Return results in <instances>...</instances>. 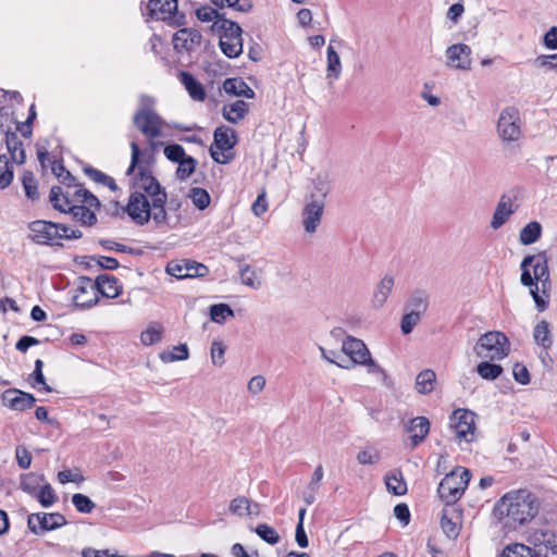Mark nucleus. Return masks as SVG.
Wrapping results in <instances>:
<instances>
[{
  "instance_id": "680f3d73",
  "label": "nucleus",
  "mask_w": 557,
  "mask_h": 557,
  "mask_svg": "<svg viewBox=\"0 0 557 557\" xmlns=\"http://www.w3.org/2000/svg\"><path fill=\"white\" fill-rule=\"evenodd\" d=\"M72 503L81 512L89 513L95 508L94 502L84 494H74Z\"/></svg>"
},
{
  "instance_id": "f704fd0d",
  "label": "nucleus",
  "mask_w": 557,
  "mask_h": 557,
  "mask_svg": "<svg viewBox=\"0 0 557 557\" xmlns=\"http://www.w3.org/2000/svg\"><path fill=\"white\" fill-rule=\"evenodd\" d=\"M342 73V61L338 53L330 44L326 51V79L331 85L333 81L339 78Z\"/></svg>"
},
{
  "instance_id": "39448f33",
  "label": "nucleus",
  "mask_w": 557,
  "mask_h": 557,
  "mask_svg": "<svg viewBox=\"0 0 557 557\" xmlns=\"http://www.w3.org/2000/svg\"><path fill=\"white\" fill-rule=\"evenodd\" d=\"M212 29L220 34L219 45L226 57L233 59L242 54L243 29L237 23L227 18H221L213 22Z\"/></svg>"
},
{
  "instance_id": "412c9836",
  "label": "nucleus",
  "mask_w": 557,
  "mask_h": 557,
  "mask_svg": "<svg viewBox=\"0 0 557 557\" xmlns=\"http://www.w3.org/2000/svg\"><path fill=\"white\" fill-rule=\"evenodd\" d=\"M97 289L95 281L89 277H79V284L74 295L76 306L90 308L98 302Z\"/></svg>"
},
{
  "instance_id": "49530a36",
  "label": "nucleus",
  "mask_w": 557,
  "mask_h": 557,
  "mask_svg": "<svg viewBox=\"0 0 557 557\" xmlns=\"http://www.w3.org/2000/svg\"><path fill=\"white\" fill-rule=\"evenodd\" d=\"M163 333V327L159 323L150 324L144 332L140 334V341L144 345H152L161 341Z\"/></svg>"
},
{
  "instance_id": "e2e57ef3",
  "label": "nucleus",
  "mask_w": 557,
  "mask_h": 557,
  "mask_svg": "<svg viewBox=\"0 0 557 557\" xmlns=\"http://www.w3.org/2000/svg\"><path fill=\"white\" fill-rule=\"evenodd\" d=\"M305 515H306V508H301L299 510V513H298V523H297V527H296V534H295V539H296V542L298 543V545L300 547H307L308 546V539H307V535H306V532H305V529H304V519H305Z\"/></svg>"
},
{
  "instance_id": "aec40b11",
  "label": "nucleus",
  "mask_w": 557,
  "mask_h": 557,
  "mask_svg": "<svg viewBox=\"0 0 557 557\" xmlns=\"http://www.w3.org/2000/svg\"><path fill=\"white\" fill-rule=\"evenodd\" d=\"M201 34L193 28L178 29L172 39L173 47L177 52H190L201 44Z\"/></svg>"
},
{
  "instance_id": "ddd939ff",
  "label": "nucleus",
  "mask_w": 557,
  "mask_h": 557,
  "mask_svg": "<svg viewBox=\"0 0 557 557\" xmlns=\"http://www.w3.org/2000/svg\"><path fill=\"white\" fill-rule=\"evenodd\" d=\"M148 9L152 18L169 21L176 26L185 23V15L177 11V0H149Z\"/></svg>"
},
{
  "instance_id": "864d4df0",
  "label": "nucleus",
  "mask_w": 557,
  "mask_h": 557,
  "mask_svg": "<svg viewBox=\"0 0 557 557\" xmlns=\"http://www.w3.org/2000/svg\"><path fill=\"white\" fill-rule=\"evenodd\" d=\"M322 358L330 363H334L344 369H350V364H346V358L344 357L343 348L341 350H327L320 347Z\"/></svg>"
},
{
  "instance_id": "4c0bfd02",
  "label": "nucleus",
  "mask_w": 557,
  "mask_h": 557,
  "mask_svg": "<svg viewBox=\"0 0 557 557\" xmlns=\"http://www.w3.org/2000/svg\"><path fill=\"white\" fill-rule=\"evenodd\" d=\"M385 485L387 491L394 495L401 496L407 493V484L399 470H394L386 474Z\"/></svg>"
},
{
  "instance_id": "5fc2aeb1",
  "label": "nucleus",
  "mask_w": 557,
  "mask_h": 557,
  "mask_svg": "<svg viewBox=\"0 0 557 557\" xmlns=\"http://www.w3.org/2000/svg\"><path fill=\"white\" fill-rule=\"evenodd\" d=\"M218 8L228 7L238 12H249L252 9L250 0H211Z\"/></svg>"
},
{
  "instance_id": "423d86ee",
  "label": "nucleus",
  "mask_w": 557,
  "mask_h": 557,
  "mask_svg": "<svg viewBox=\"0 0 557 557\" xmlns=\"http://www.w3.org/2000/svg\"><path fill=\"white\" fill-rule=\"evenodd\" d=\"M510 343L505 334L492 331L483 334L474 346L478 357L488 360H499L508 356Z\"/></svg>"
},
{
  "instance_id": "7ed1b4c3",
  "label": "nucleus",
  "mask_w": 557,
  "mask_h": 557,
  "mask_svg": "<svg viewBox=\"0 0 557 557\" xmlns=\"http://www.w3.org/2000/svg\"><path fill=\"white\" fill-rule=\"evenodd\" d=\"M28 238L37 245H61L62 239H77L82 237L79 230H73L63 223L46 220H36L28 224Z\"/></svg>"
},
{
  "instance_id": "f257e3e1",
  "label": "nucleus",
  "mask_w": 557,
  "mask_h": 557,
  "mask_svg": "<svg viewBox=\"0 0 557 557\" xmlns=\"http://www.w3.org/2000/svg\"><path fill=\"white\" fill-rule=\"evenodd\" d=\"M539 511L536 497L527 490L511 491L496 504L495 512L504 525L511 529L530 522Z\"/></svg>"
},
{
  "instance_id": "bb28decb",
  "label": "nucleus",
  "mask_w": 557,
  "mask_h": 557,
  "mask_svg": "<svg viewBox=\"0 0 557 557\" xmlns=\"http://www.w3.org/2000/svg\"><path fill=\"white\" fill-rule=\"evenodd\" d=\"M97 296L101 294L107 298H115L121 293V286L117 283L116 277L108 274H102L95 281Z\"/></svg>"
},
{
  "instance_id": "393cba45",
  "label": "nucleus",
  "mask_w": 557,
  "mask_h": 557,
  "mask_svg": "<svg viewBox=\"0 0 557 557\" xmlns=\"http://www.w3.org/2000/svg\"><path fill=\"white\" fill-rule=\"evenodd\" d=\"M411 441V447H417L424 441L430 431V421L425 417H416L405 428Z\"/></svg>"
},
{
  "instance_id": "ea45409f",
  "label": "nucleus",
  "mask_w": 557,
  "mask_h": 557,
  "mask_svg": "<svg viewBox=\"0 0 557 557\" xmlns=\"http://www.w3.org/2000/svg\"><path fill=\"white\" fill-rule=\"evenodd\" d=\"M541 224L536 221H532L520 231L519 239L523 245H531L541 237Z\"/></svg>"
},
{
  "instance_id": "4d7b16f0",
  "label": "nucleus",
  "mask_w": 557,
  "mask_h": 557,
  "mask_svg": "<svg viewBox=\"0 0 557 557\" xmlns=\"http://www.w3.org/2000/svg\"><path fill=\"white\" fill-rule=\"evenodd\" d=\"M356 459L359 465L366 466V465H375L380 461V453L374 448H364L360 450Z\"/></svg>"
},
{
  "instance_id": "72a5a7b5",
  "label": "nucleus",
  "mask_w": 557,
  "mask_h": 557,
  "mask_svg": "<svg viewBox=\"0 0 557 557\" xmlns=\"http://www.w3.org/2000/svg\"><path fill=\"white\" fill-rule=\"evenodd\" d=\"M180 81L195 101H203L206 91L203 86L188 72L180 73Z\"/></svg>"
},
{
  "instance_id": "58836bf2",
  "label": "nucleus",
  "mask_w": 557,
  "mask_h": 557,
  "mask_svg": "<svg viewBox=\"0 0 557 557\" xmlns=\"http://www.w3.org/2000/svg\"><path fill=\"white\" fill-rule=\"evenodd\" d=\"M534 262L531 264L535 280L544 286L549 278L547 260L544 253L534 256Z\"/></svg>"
},
{
  "instance_id": "dca6fc26",
  "label": "nucleus",
  "mask_w": 557,
  "mask_h": 557,
  "mask_svg": "<svg viewBox=\"0 0 557 557\" xmlns=\"http://www.w3.org/2000/svg\"><path fill=\"white\" fill-rule=\"evenodd\" d=\"M27 523L32 532L39 534L64 525L66 520L60 513H32Z\"/></svg>"
},
{
  "instance_id": "473e14b6",
  "label": "nucleus",
  "mask_w": 557,
  "mask_h": 557,
  "mask_svg": "<svg viewBox=\"0 0 557 557\" xmlns=\"http://www.w3.org/2000/svg\"><path fill=\"white\" fill-rule=\"evenodd\" d=\"M5 144L12 161L16 164H24L26 154L23 143L20 140L16 133L8 132L5 135Z\"/></svg>"
},
{
  "instance_id": "4468645a",
  "label": "nucleus",
  "mask_w": 557,
  "mask_h": 557,
  "mask_svg": "<svg viewBox=\"0 0 557 557\" xmlns=\"http://www.w3.org/2000/svg\"><path fill=\"white\" fill-rule=\"evenodd\" d=\"M135 126L149 139L162 134V120L152 109H140L133 117Z\"/></svg>"
},
{
  "instance_id": "6e6552de",
  "label": "nucleus",
  "mask_w": 557,
  "mask_h": 557,
  "mask_svg": "<svg viewBox=\"0 0 557 557\" xmlns=\"http://www.w3.org/2000/svg\"><path fill=\"white\" fill-rule=\"evenodd\" d=\"M237 144L236 132L225 125L215 128L213 133V143L210 147V156L219 164H227L234 158L232 151Z\"/></svg>"
},
{
  "instance_id": "b1692460",
  "label": "nucleus",
  "mask_w": 557,
  "mask_h": 557,
  "mask_svg": "<svg viewBox=\"0 0 557 557\" xmlns=\"http://www.w3.org/2000/svg\"><path fill=\"white\" fill-rule=\"evenodd\" d=\"M395 285V280L392 275H384L381 281L375 285L372 297L371 306L373 309H381L387 301Z\"/></svg>"
},
{
  "instance_id": "cd10ccee",
  "label": "nucleus",
  "mask_w": 557,
  "mask_h": 557,
  "mask_svg": "<svg viewBox=\"0 0 557 557\" xmlns=\"http://www.w3.org/2000/svg\"><path fill=\"white\" fill-rule=\"evenodd\" d=\"M429 307V295L425 290H413L404 307V311H410L423 315Z\"/></svg>"
},
{
  "instance_id": "774afa93",
  "label": "nucleus",
  "mask_w": 557,
  "mask_h": 557,
  "mask_svg": "<svg viewBox=\"0 0 557 557\" xmlns=\"http://www.w3.org/2000/svg\"><path fill=\"white\" fill-rule=\"evenodd\" d=\"M535 64L546 70L557 71V53L555 54H542L535 59Z\"/></svg>"
},
{
  "instance_id": "09e8293b",
  "label": "nucleus",
  "mask_w": 557,
  "mask_h": 557,
  "mask_svg": "<svg viewBox=\"0 0 557 557\" xmlns=\"http://www.w3.org/2000/svg\"><path fill=\"white\" fill-rule=\"evenodd\" d=\"M13 180V165L5 154H0V189L7 188Z\"/></svg>"
},
{
  "instance_id": "5701e85b",
  "label": "nucleus",
  "mask_w": 557,
  "mask_h": 557,
  "mask_svg": "<svg viewBox=\"0 0 557 557\" xmlns=\"http://www.w3.org/2000/svg\"><path fill=\"white\" fill-rule=\"evenodd\" d=\"M517 207L518 206H515L511 197L503 195L493 213L491 227L493 230H498L502 227L508 221L510 215L516 211Z\"/></svg>"
},
{
  "instance_id": "9d476101",
  "label": "nucleus",
  "mask_w": 557,
  "mask_h": 557,
  "mask_svg": "<svg viewBox=\"0 0 557 557\" xmlns=\"http://www.w3.org/2000/svg\"><path fill=\"white\" fill-rule=\"evenodd\" d=\"M114 207L113 214H117L120 205L117 201L112 202ZM123 213L127 215L138 225H145L152 218V206L151 201L147 199V196L139 191H132L128 198V202L125 207L121 208Z\"/></svg>"
},
{
  "instance_id": "69168bd1",
  "label": "nucleus",
  "mask_w": 557,
  "mask_h": 557,
  "mask_svg": "<svg viewBox=\"0 0 557 557\" xmlns=\"http://www.w3.org/2000/svg\"><path fill=\"white\" fill-rule=\"evenodd\" d=\"M164 156L173 162L178 163L184 158H186V153L184 148L178 144H172L164 148Z\"/></svg>"
},
{
  "instance_id": "13d9d810",
  "label": "nucleus",
  "mask_w": 557,
  "mask_h": 557,
  "mask_svg": "<svg viewBox=\"0 0 557 557\" xmlns=\"http://www.w3.org/2000/svg\"><path fill=\"white\" fill-rule=\"evenodd\" d=\"M421 318L422 315L420 314L410 311H405L400 323L403 334H410L414 326L420 322Z\"/></svg>"
},
{
  "instance_id": "052dcab7",
  "label": "nucleus",
  "mask_w": 557,
  "mask_h": 557,
  "mask_svg": "<svg viewBox=\"0 0 557 557\" xmlns=\"http://www.w3.org/2000/svg\"><path fill=\"white\" fill-rule=\"evenodd\" d=\"M52 172L61 180L67 188L74 187L75 177L63 166L62 163L54 162L52 165Z\"/></svg>"
},
{
  "instance_id": "e433bc0d",
  "label": "nucleus",
  "mask_w": 557,
  "mask_h": 557,
  "mask_svg": "<svg viewBox=\"0 0 557 557\" xmlns=\"http://www.w3.org/2000/svg\"><path fill=\"white\" fill-rule=\"evenodd\" d=\"M258 506L252 505L251 502L244 496L236 497L230 503V512L237 516V517H245V516H251L257 515Z\"/></svg>"
},
{
  "instance_id": "a878e982",
  "label": "nucleus",
  "mask_w": 557,
  "mask_h": 557,
  "mask_svg": "<svg viewBox=\"0 0 557 557\" xmlns=\"http://www.w3.org/2000/svg\"><path fill=\"white\" fill-rule=\"evenodd\" d=\"M332 189V177L327 172H320L312 180V189L307 197L310 200L325 202V198Z\"/></svg>"
},
{
  "instance_id": "79ce46f5",
  "label": "nucleus",
  "mask_w": 557,
  "mask_h": 557,
  "mask_svg": "<svg viewBox=\"0 0 557 557\" xmlns=\"http://www.w3.org/2000/svg\"><path fill=\"white\" fill-rule=\"evenodd\" d=\"M188 348L186 344H180L172 349L164 350L160 354V358L164 362H173L186 360L188 358Z\"/></svg>"
},
{
  "instance_id": "3c124183",
  "label": "nucleus",
  "mask_w": 557,
  "mask_h": 557,
  "mask_svg": "<svg viewBox=\"0 0 557 557\" xmlns=\"http://www.w3.org/2000/svg\"><path fill=\"white\" fill-rule=\"evenodd\" d=\"M75 190L73 191V201L81 202L82 205H88L90 207H100V201L89 190L82 186L74 185Z\"/></svg>"
},
{
  "instance_id": "f03ea898",
  "label": "nucleus",
  "mask_w": 557,
  "mask_h": 557,
  "mask_svg": "<svg viewBox=\"0 0 557 557\" xmlns=\"http://www.w3.org/2000/svg\"><path fill=\"white\" fill-rule=\"evenodd\" d=\"M133 191H139L150 199L152 206V219L157 224L164 223L166 220L165 202L168 195L158 180L147 169L140 168L133 178Z\"/></svg>"
},
{
  "instance_id": "7c9ffc66",
  "label": "nucleus",
  "mask_w": 557,
  "mask_h": 557,
  "mask_svg": "<svg viewBox=\"0 0 557 557\" xmlns=\"http://www.w3.org/2000/svg\"><path fill=\"white\" fill-rule=\"evenodd\" d=\"M70 197H73L71 188L66 187V190L63 191L62 187L53 186L50 190L49 201L55 210H59L60 212H67L69 207L74 202L70 200Z\"/></svg>"
},
{
  "instance_id": "20e7f679",
  "label": "nucleus",
  "mask_w": 557,
  "mask_h": 557,
  "mask_svg": "<svg viewBox=\"0 0 557 557\" xmlns=\"http://www.w3.org/2000/svg\"><path fill=\"white\" fill-rule=\"evenodd\" d=\"M343 352L346 358V364L355 367L357 364L367 368L369 373L375 375L377 381H386L387 375L385 371L371 358V354L367 345L354 336H347L343 342Z\"/></svg>"
},
{
  "instance_id": "f3484780",
  "label": "nucleus",
  "mask_w": 557,
  "mask_h": 557,
  "mask_svg": "<svg viewBox=\"0 0 557 557\" xmlns=\"http://www.w3.org/2000/svg\"><path fill=\"white\" fill-rule=\"evenodd\" d=\"M325 202L320 200H306V205L301 211L302 226L306 233L313 234L321 223Z\"/></svg>"
},
{
  "instance_id": "a18cd8bd",
  "label": "nucleus",
  "mask_w": 557,
  "mask_h": 557,
  "mask_svg": "<svg viewBox=\"0 0 557 557\" xmlns=\"http://www.w3.org/2000/svg\"><path fill=\"white\" fill-rule=\"evenodd\" d=\"M84 172L94 182L108 186L113 191L117 189L115 181L111 176L104 174L103 172L91 166L85 168Z\"/></svg>"
},
{
  "instance_id": "a211bd4d",
  "label": "nucleus",
  "mask_w": 557,
  "mask_h": 557,
  "mask_svg": "<svg viewBox=\"0 0 557 557\" xmlns=\"http://www.w3.org/2000/svg\"><path fill=\"white\" fill-rule=\"evenodd\" d=\"M447 66L468 71L471 69V48L466 44H455L446 49Z\"/></svg>"
},
{
  "instance_id": "0eeeda50",
  "label": "nucleus",
  "mask_w": 557,
  "mask_h": 557,
  "mask_svg": "<svg viewBox=\"0 0 557 557\" xmlns=\"http://www.w3.org/2000/svg\"><path fill=\"white\" fill-rule=\"evenodd\" d=\"M470 478V471L460 467L446 474L437 488L441 499L447 505L455 504L465 493Z\"/></svg>"
},
{
  "instance_id": "a19ab883",
  "label": "nucleus",
  "mask_w": 557,
  "mask_h": 557,
  "mask_svg": "<svg viewBox=\"0 0 557 557\" xmlns=\"http://www.w3.org/2000/svg\"><path fill=\"white\" fill-rule=\"evenodd\" d=\"M476 372L481 379L486 381H494L502 374L503 368L496 363L483 361L476 366Z\"/></svg>"
},
{
  "instance_id": "c9c22d12",
  "label": "nucleus",
  "mask_w": 557,
  "mask_h": 557,
  "mask_svg": "<svg viewBox=\"0 0 557 557\" xmlns=\"http://www.w3.org/2000/svg\"><path fill=\"white\" fill-rule=\"evenodd\" d=\"M240 281L244 285L259 289L262 286V270L244 264L239 270Z\"/></svg>"
},
{
  "instance_id": "2eb2a0df",
  "label": "nucleus",
  "mask_w": 557,
  "mask_h": 557,
  "mask_svg": "<svg viewBox=\"0 0 557 557\" xmlns=\"http://www.w3.org/2000/svg\"><path fill=\"white\" fill-rule=\"evenodd\" d=\"M208 271L205 264L186 259L173 260L166 265V273L180 280L202 277Z\"/></svg>"
},
{
  "instance_id": "0e129e2a",
  "label": "nucleus",
  "mask_w": 557,
  "mask_h": 557,
  "mask_svg": "<svg viewBox=\"0 0 557 557\" xmlns=\"http://www.w3.org/2000/svg\"><path fill=\"white\" fill-rule=\"evenodd\" d=\"M196 16L201 22H211L225 18L224 14L219 13L215 9L210 7H202L196 11Z\"/></svg>"
},
{
  "instance_id": "4be33fe9",
  "label": "nucleus",
  "mask_w": 557,
  "mask_h": 557,
  "mask_svg": "<svg viewBox=\"0 0 557 557\" xmlns=\"http://www.w3.org/2000/svg\"><path fill=\"white\" fill-rule=\"evenodd\" d=\"M2 403L13 410L23 411L33 407L35 398L28 393L10 388L2 394Z\"/></svg>"
},
{
  "instance_id": "6e6d98bb",
  "label": "nucleus",
  "mask_w": 557,
  "mask_h": 557,
  "mask_svg": "<svg viewBox=\"0 0 557 557\" xmlns=\"http://www.w3.org/2000/svg\"><path fill=\"white\" fill-rule=\"evenodd\" d=\"M196 160L193 157L187 156L182 161L178 162V166L176 170V176L178 180L188 178L195 171Z\"/></svg>"
},
{
  "instance_id": "8fccbe9b",
  "label": "nucleus",
  "mask_w": 557,
  "mask_h": 557,
  "mask_svg": "<svg viewBox=\"0 0 557 557\" xmlns=\"http://www.w3.org/2000/svg\"><path fill=\"white\" fill-rule=\"evenodd\" d=\"M533 337L536 344L543 348H548L552 345V338L549 335L548 323L546 321L539 322L533 331Z\"/></svg>"
},
{
  "instance_id": "c85d7f7f",
  "label": "nucleus",
  "mask_w": 557,
  "mask_h": 557,
  "mask_svg": "<svg viewBox=\"0 0 557 557\" xmlns=\"http://www.w3.org/2000/svg\"><path fill=\"white\" fill-rule=\"evenodd\" d=\"M441 525L449 539H456L460 531V516L454 508L443 511Z\"/></svg>"
},
{
  "instance_id": "9b49d317",
  "label": "nucleus",
  "mask_w": 557,
  "mask_h": 557,
  "mask_svg": "<svg viewBox=\"0 0 557 557\" xmlns=\"http://www.w3.org/2000/svg\"><path fill=\"white\" fill-rule=\"evenodd\" d=\"M449 426L459 443H472L476 440L475 414L470 410H455L449 418Z\"/></svg>"
},
{
  "instance_id": "2f4dec72",
  "label": "nucleus",
  "mask_w": 557,
  "mask_h": 557,
  "mask_svg": "<svg viewBox=\"0 0 557 557\" xmlns=\"http://www.w3.org/2000/svg\"><path fill=\"white\" fill-rule=\"evenodd\" d=\"M248 108V103L244 100H236L222 108V115L230 123L236 124L246 116Z\"/></svg>"
},
{
  "instance_id": "bf43d9fd",
  "label": "nucleus",
  "mask_w": 557,
  "mask_h": 557,
  "mask_svg": "<svg viewBox=\"0 0 557 557\" xmlns=\"http://www.w3.org/2000/svg\"><path fill=\"white\" fill-rule=\"evenodd\" d=\"M256 533L269 544H276L280 541L278 533L272 527L264 523L256 528Z\"/></svg>"
},
{
  "instance_id": "c756f323",
  "label": "nucleus",
  "mask_w": 557,
  "mask_h": 557,
  "mask_svg": "<svg viewBox=\"0 0 557 557\" xmlns=\"http://www.w3.org/2000/svg\"><path fill=\"white\" fill-rule=\"evenodd\" d=\"M223 89L226 94L237 97H245L248 99H252L255 97L252 88H250L248 84L239 77L225 79L223 83Z\"/></svg>"
},
{
  "instance_id": "f8f14e48",
  "label": "nucleus",
  "mask_w": 557,
  "mask_h": 557,
  "mask_svg": "<svg viewBox=\"0 0 557 557\" xmlns=\"http://www.w3.org/2000/svg\"><path fill=\"white\" fill-rule=\"evenodd\" d=\"M528 543L539 557H557V534L545 529L532 531Z\"/></svg>"
},
{
  "instance_id": "de8ad7c7",
  "label": "nucleus",
  "mask_w": 557,
  "mask_h": 557,
  "mask_svg": "<svg viewBox=\"0 0 557 557\" xmlns=\"http://www.w3.org/2000/svg\"><path fill=\"white\" fill-rule=\"evenodd\" d=\"M188 197L190 198L194 206L199 210H205L208 208L211 201L209 193L206 189L199 187H193L189 190Z\"/></svg>"
},
{
  "instance_id": "6ab92c4d",
  "label": "nucleus",
  "mask_w": 557,
  "mask_h": 557,
  "mask_svg": "<svg viewBox=\"0 0 557 557\" xmlns=\"http://www.w3.org/2000/svg\"><path fill=\"white\" fill-rule=\"evenodd\" d=\"M534 256H527L523 258L520 268H521V284L530 287V293L536 304V307L540 311L544 310L546 307L545 301L539 295V282L535 280L534 275H531L530 267L534 262Z\"/></svg>"
},
{
  "instance_id": "37998d69",
  "label": "nucleus",
  "mask_w": 557,
  "mask_h": 557,
  "mask_svg": "<svg viewBox=\"0 0 557 557\" xmlns=\"http://www.w3.org/2000/svg\"><path fill=\"white\" fill-rule=\"evenodd\" d=\"M70 213L73 214L75 219L78 221H82L84 224L92 225L96 223L97 219L94 212H91L86 206L84 205H72L69 207Z\"/></svg>"
},
{
  "instance_id": "603ef678",
  "label": "nucleus",
  "mask_w": 557,
  "mask_h": 557,
  "mask_svg": "<svg viewBox=\"0 0 557 557\" xmlns=\"http://www.w3.org/2000/svg\"><path fill=\"white\" fill-rule=\"evenodd\" d=\"M228 317H234V311L226 304H216L210 307V318L213 322L223 323Z\"/></svg>"
},
{
  "instance_id": "c03bdc74",
  "label": "nucleus",
  "mask_w": 557,
  "mask_h": 557,
  "mask_svg": "<svg viewBox=\"0 0 557 557\" xmlns=\"http://www.w3.org/2000/svg\"><path fill=\"white\" fill-rule=\"evenodd\" d=\"M22 184L28 199L34 201L39 198L38 184L33 172L24 171L22 175Z\"/></svg>"
},
{
  "instance_id": "338daca9",
  "label": "nucleus",
  "mask_w": 557,
  "mask_h": 557,
  "mask_svg": "<svg viewBox=\"0 0 557 557\" xmlns=\"http://www.w3.org/2000/svg\"><path fill=\"white\" fill-rule=\"evenodd\" d=\"M38 500L44 507H49L57 500V496L49 484H46L40 488Z\"/></svg>"
},
{
  "instance_id": "1a4fd4ad",
  "label": "nucleus",
  "mask_w": 557,
  "mask_h": 557,
  "mask_svg": "<svg viewBox=\"0 0 557 557\" xmlns=\"http://www.w3.org/2000/svg\"><path fill=\"white\" fill-rule=\"evenodd\" d=\"M498 137L504 143H516L522 137V120L518 108L508 106L498 116L496 125Z\"/></svg>"
}]
</instances>
